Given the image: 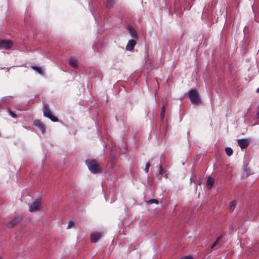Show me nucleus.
Listing matches in <instances>:
<instances>
[{
    "instance_id": "1",
    "label": "nucleus",
    "mask_w": 259,
    "mask_h": 259,
    "mask_svg": "<svg viewBox=\"0 0 259 259\" xmlns=\"http://www.w3.org/2000/svg\"><path fill=\"white\" fill-rule=\"evenodd\" d=\"M188 95L193 104L198 105L201 103L199 94L196 89H191L188 92Z\"/></svg>"
},
{
    "instance_id": "17",
    "label": "nucleus",
    "mask_w": 259,
    "mask_h": 259,
    "mask_svg": "<svg viewBox=\"0 0 259 259\" xmlns=\"http://www.w3.org/2000/svg\"><path fill=\"white\" fill-rule=\"evenodd\" d=\"M225 151L226 154L229 156H231L233 154V150L230 147H227L225 149Z\"/></svg>"
},
{
    "instance_id": "11",
    "label": "nucleus",
    "mask_w": 259,
    "mask_h": 259,
    "mask_svg": "<svg viewBox=\"0 0 259 259\" xmlns=\"http://www.w3.org/2000/svg\"><path fill=\"white\" fill-rule=\"evenodd\" d=\"M128 29L129 33H130V35L133 38H135V40H138L139 37H138L137 33L136 31H135V30L131 27H128Z\"/></svg>"
},
{
    "instance_id": "7",
    "label": "nucleus",
    "mask_w": 259,
    "mask_h": 259,
    "mask_svg": "<svg viewBox=\"0 0 259 259\" xmlns=\"http://www.w3.org/2000/svg\"><path fill=\"white\" fill-rule=\"evenodd\" d=\"M33 124L38 127L42 134H44L46 131V128L44 124L38 119L34 120Z\"/></svg>"
},
{
    "instance_id": "25",
    "label": "nucleus",
    "mask_w": 259,
    "mask_h": 259,
    "mask_svg": "<svg viewBox=\"0 0 259 259\" xmlns=\"http://www.w3.org/2000/svg\"><path fill=\"white\" fill-rule=\"evenodd\" d=\"M256 92L259 93V88L257 89Z\"/></svg>"
},
{
    "instance_id": "10",
    "label": "nucleus",
    "mask_w": 259,
    "mask_h": 259,
    "mask_svg": "<svg viewBox=\"0 0 259 259\" xmlns=\"http://www.w3.org/2000/svg\"><path fill=\"white\" fill-rule=\"evenodd\" d=\"M136 40L131 39L128 41L126 46V50L128 51H133L136 44Z\"/></svg>"
},
{
    "instance_id": "15",
    "label": "nucleus",
    "mask_w": 259,
    "mask_h": 259,
    "mask_svg": "<svg viewBox=\"0 0 259 259\" xmlns=\"http://www.w3.org/2000/svg\"><path fill=\"white\" fill-rule=\"evenodd\" d=\"M114 3V0H107L106 7L107 8H110L112 7Z\"/></svg>"
},
{
    "instance_id": "22",
    "label": "nucleus",
    "mask_w": 259,
    "mask_h": 259,
    "mask_svg": "<svg viewBox=\"0 0 259 259\" xmlns=\"http://www.w3.org/2000/svg\"><path fill=\"white\" fill-rule=\"evenodd\" d=\"M150 166V164L149 163H147L146 164L144 170L146 173H147L148 172Z\"/></svg>"
},
{
    "instance_id": "13",
    "label": "nucleus",
    "mask_w": 259,
    "mask_h": 259,
    "mask_svg": "<svg viewBox=\"0 0 259 259\" xmlns=\"http://www.w3.org/2000/svg\"><path fill=\"white\" fill-rule=\"evenodd\" d=\"M214 183V179L211 177H209L207 180L206 187L208 189H210Z\"/></svg>"
},
{
    "instance_id": "21",
    "label": "nucleus",
    "mask_w": 259,
    "mask_h": 259,
    "mask_svg": "<svg viewBox=\"0 0 259 259\" xmlns=\"http://www.w3.org/2000/svg\"><path fill=\"white\" fill-rule=\"evenodd\" d=\"M146 203L149 204H151L152 203H155L156 204H158V201L156 199H151L147 201H146Z\"/></svg>"
},
{
    "instance_id": "24",
    "label": "nucleus",
    "mask_w": 259,
    "mask_h": 259,
    "mask_svg": "<svg viewBox=\"0 0 259 259\" xmlns=\"http://www.w3.org/2000/svg\"><path fill=\"white\" fill-rule=\"evenodd\" d=\"M9 114L13 118H17L16 115L12 111H9Z\"/></svg>"
},
{
    "instance_id": "19",
    "label": "nucleus",
    "mask_w": 259,
    "mask_h": 259,
    "mask_svg": "<svg viewBox=\"0 0 259 259\" xmlns=\"http://www.w3.org/2000/svg\"><path fill=\"white\" fill-rule=\"evenodd\" d=\"M221 238H222V236H219L217 238V239L215 241V242L212 244L210 248L211 249L213 248L219 243V242L221 240Z\"/></svg>"
},
{
    "instance_id": "5",
    "label": "nucleus",
    "mask_w": 259,
    "mask_h": 259,
    "mask_svg": "<svg viewBox=\"0 0 259 259\" xmlns=\"http://www.w3.org/2000/svg\"><path fill=\"white\" fill-rule=\"evenodd\" d=\"M12 46V42L10 40H0V49L8 50Z\"/></svg>"
},
{
    "instance_id": "20",
    "label": "nucleus",
    "mask_w": 259,
    "mask_h": 259,
    "mask_svg": "<svg viewBox=\"0 0 259 259\" xmlns=\"http://www.w3.org/2000/svg\"><path fill=\"white\" fill-rule=\"evenodd\" d=\"M236 207V202L235 201H232L230 203V210L231 211H233L235 208Z\"/></svg>"
},
{
    "instance_id": "18",
    "label": "nucleus",
    "mask_w": 259,
    "mask_h": 259,
    "mask_svg": "<svg viewBox=\"0 0 259 259\" xmlns=\"http://www.w3.org/2000/svg\"><path fill=\"white\" fill-rule=\"evenodd\" d=\"M165 111V107L164 106H163L161 108V113H160V118L161 120H163L164 117V114Z\"/></svg>"
},
{
    "instance_id": "9",
    "label": "nucleus",
    "mask_w": 259,
    "mask_h": 259,
    "mask_svg": "<svg viewBox=\"0 0 259 259\" xmlns=\"http://www.w3.org/2000/svg\"><path fill=\"white\" fill-rule=\"evenodd\" d=\"M238 145L241 149H245L248 146L249 143L246 139H239L237 141Z\"/></svg>"
},
{
    "instance_id": "12",
    "label": "nucleus",
    "mask_w": 259,
    "mask_h": 259,
    "mask_svg": "<svg viewBox=\"0 0 259 259\" xmlns=\"http://www.w3.org/2000/svg\"><path fill=\"white\" fill-rule=\"evenodd\" d=\"M31 67L41 75H45L44 69L42 67H38L36 66H32Z\"/></svg>"
},
{
    "instance_id": "6",
    "label": "nucleus",
    "mask_w": 259,
    "mask_h": 259,
    "mask_svg": "<svg viewBox=\"0 0 259 259\" xmlns=\"http://www.w3.org/2000/svg\"><path fill=\"white\" fill-rule=\"evenodd\" d=\"M22 220V217L20 215H18L14 219L10 221L8 223L7 226L9 228H12L14 227L15 225L18 224Z\"/></svg>"
},
{
    "instance_id": "4",
    "label": "nucleus",
    "mask_w": 259,
    "mask_h": 259,
    "mask_svg": "<svg viewBox=\"0 0 259 259\" xmlns=\"http://www.w3.org/2000/svg\"><path fill=\"white\" fill-rule=\"evenodd\" d=\"M41 207V203L40 200H35L32 203L29 204V210L31 212L39 211Z\"/></svg>"
},
{
    "instance_id": "3",
    "label": "nucleus",
    "mask_w": 259,
    "mask_h": 259,
    "mask_svg": "<svg viewBox=\"0 0 259 259\" xmlns=\"http://www.w3.org/2000/svg\"><path fill=\"white\" fill-rule=\"evenodd\" d=\"M42 110H43L44 115L45 117L49 118L53 122L58 121V118L52 114V112H51V110H50L48 105H45L43 106Z\"/></svg>"
},
{
    "instance_id": "14",
    "label": "nucleus",
    "mask_w": 259,
    "mask_h": 259,
    "mask_svg": "<svg viewBox=\"0 0 259 259\" xmlns=\"http://www.w3.org/2000/svg\"><path fill=\"white\" fill-rule=\"evenodd\" d=\"M69 64L71 66L74 68H76L78 67L77 62L76 59L73 58H71L69 60Z\"/></svg>"
},
{
    "instance_id": "16",
    "label": "nucleus",
    "mask_w": 259,
    "mask_h": 259,
    "mask_svg": "<svg viewBox=\"0 0 259 259\" xmlns=\"http://www.w3.org/2000/svg\"><path fill=\"white\" fill-rule=\"evenodd\" d=\"M159 175H161V176L164 175V176L167 177L166 170L163 169L161 166H160L159 167Z\"/></svg>"
},
{
    "instance_id": "2",
    "label": "nucleus",
    "mask_w": 259,
    "mask_h": 259,
    "mask_svg": "<svg viewBox=\"0 0 259 259\" xmlns=\"http://www.w3.org/2000/svg\"><path fill=\"white\" fill-rule=\"evenodd\" d=\"M85 164L91 172L96 174L99 172L100 168L96 160L88 159L85 161Z\"/></svg>"
},
{
    "instance_id": "23",
    "label": "nucleus",
    "mask_w": 259,
    "mask_h": 259,
    "mask_svg": "<svg viewBox=\"0 0 259 259\" xmlns=\"http://www.w3.org/2000/svg\"><path fill=\"white\" fill-rule=\"evenodd\" d=\"M74 225V223L72 221H69L68 222V226H67V229L71 228Z\"/></svg>"
},
{
    "instance_id": "8",
    "label": "nucleus",
    "mask_w": 259,
    "mask_h": 259,
    "mask_svg": "<svg viewBox=\"0 0 259 259\" xmlns=\"http://www.w3.org/2000/svg\"><path fill=\"white\" fill-rule=\"evenodd\" d=\"M102 234L100 232H95L91 235V240L92 242H97L101 237Z\"/></svg>"
}]
</instances>
